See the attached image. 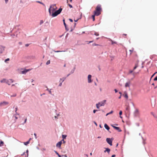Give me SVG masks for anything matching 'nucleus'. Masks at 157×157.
I'll list each match as a JSON object with an SVG mask.
<instances>
[{"label":"nucleus","mask_w":157,"mask_h":157,"mask_svg":"<svg viewBox=\"0 0 157 157\" xmlns=\"http://www.w3.org/2000/svg\"><path fill=\"white\" fill-rule=\"evenodd\" d=\"M101 6L98 5L96 8L95 10L94 11V15L98 16L101 14Z\"/></svg>","instance_id":"1"},{"label":"nucleus","mask_w":157,"mask_h":157,"mask_svg":"<svg viewBox=\"0 0 157 157\" xmlns=\"http://www.w3.org/2000/svg\"><path fill=\"white\" fill-rule=\"evenodd\" d=\"M57 8L56 4L51 5L48 9L50 15L52 13L54 12L57 9Z\"/></svg>","instance_id":"2"},{"label":"nucleus","mask_w":157,"mask_h":157,"mask_svg":"<svg viewBox=\"0 0 157 157\" xmlns=\"http://www.w3.org/2000/svg\"><path fill=\"white\" fill-rule=\"evenodd\" d=\"M62 10V8H59L58 10L55 11L54 12H53L52 14L51 15L52 17H55L57 16L59 14Z\"/></svg>","instance_id":"3"},{"label":"nucleus","mask_w":157,"mask_h":157,"mask_svg":"<svg viewBox=\"0 0 157 157\" xmlns=\"http://www.w3.org/2000/svg\"><path fill=\"white\" fill-rule=\"evenodd\" d=\"M134 115L136 117H138L139 116L140 113L139 110L138 109H135L134 111Z\"/></svg>","instance_id":"4"},{"label":"nucleus","mask_w":157,"mask_h":157,"mask_svg":"<svg viewBox=\"0 0 157 157\" xmlns=\"http://www.w3.org/2000/svg\"><path fill=\"white\" fill-rule=\"evenodd\" d=\"M106 141L107 143H108L110 146H112V141L110 138H107L106 139Z\"/></svg>","instance_id":"5"},{"label":"nucleus","mask_w":157,"mask_h":157,"mask_svg":"<svg viewBox=\"0 0 157 157\" xmlns=\"http://www.w3.org/2000/svg\"><path fill=\"white\" fill-rule=\"evenodd\" d=\"M106 102V100H104L103 101H101L100 102H99L98 103L99 105V106H103L105 105Z\"/></svg>","instance_id":"6"},{"label":"nucleus","mask_w":157,"mask_h":157,"mask_svg":"<svg viewBox=\"0 0 157 157\" xmlns=\"http://www.w3.org/2000/svg\"><path fill=\"white\" fill-rule=\"evenodd\" d=\"M31 70V69H25L24 70L21 71V73L22 74H25L27 72L30 71Z\"/></svg>","instance_id":"7"},{"label":"nucleus","mask_w":157,"mask_h":157,"mask_svg":"<svg viewBox=\"0 0 157 157\" xmlns=\"http://www.w3.org/2000/svg\"><path fill=\"white\" fill-rule=\"evenodd\" d=\"M8 104L9 103L8 102L4 101L0 103V106L6 105Z\"/></svg>","instance_id":"8"},{"label":"nucleus","mask_w":157,"mask_h":157,"mask_svg":"<svg viewBox=\"0 0 157 157\" xmlns=\"http://www.w3.org/2000/svg\"><path fill=\"white\" fill-rule=\"evenodd\" d=\"M131 82L130 81L127 82L125 85V86L126 87H129Z\"/></svg>","instance_id":"9"},{"label":"nucleus","mask_w":157,"mask_h":157,"mask_svg":"<svg viewBox=\"0 0 157 157\" xmlns=\"http://www.w3.org/2000/svg\"><path fill=\"white\" fill-rule=\"evenodd\" d=\"M91 75H88V83H90L92 82L91 79Z\"/></svg>","instance_id":"10"},{"label":"nucleus","mask_w":157,"mask_h":157,"mask_svg":"<svg viewBox=\"0 0 157 157\" xmlns=\"http://www.w3.org/2000/svg\"><path fill=\"white\" fill-rule=\"evenodd\" d=\"M62 143V141H60L58 143L56 144V146L59 147H61V144Z\"/></svg>","instance_id":"11"},{"label":"nucleus","mask_w":157,"mask_h":157,"mask_svg":"<svg viewBox=\"0 0 157 157\" xmlns=\"http://www.w3.org/2000/svg\"><path fill=\"white\" fill-rule=\"evenodd\" d=\"M112 126L114 128L118 130L119 132H121V129L119 127L115 126L113 125H112Z\"/></svg>","instance_id":"12"},{"label":"nucleus","mask_w":157,"mask_h":157,"mask_svg":"<svg viewBox=\"0 0 157 157\" xmlns=\"http://www.w3.org/2000/svg\"><path fill=\"white\" fill-rule=\"evenodd\" d=\"M4 50V48L0 45V54L2 53Z\"/></svg>","instance_id":"13"},{"label":"nucleus","mask_w":157,"mask_h":157,"mask_svg":"<svg viewBox=\"0 0 157 157\" xmlns=\"http://www.w3.org/2000/svg\"><path fill=\"white\" fill-rule=\"evenodd\" d=\"M124 96L126 99H128V94L126 92H124Z\"/></svg>","instance_id":"14"},{"label":"nucleus","mask_w":157,"mask_h":157,"mask_svg":"<svg viewBox=\"0 0 157 157\" xmlns=\"http://www.w3.org/2000/svg\"><path fill=\"white\" fill-rule=\"evenodd\" d=\"M138 67V62H137L136 64H135V66L134 67L133 70H135L136 69L137 67Z\"/></svg>","instance_id":"15"},{"label":"nucleus","mask_w":157,"mask_h":157,"mask_svg":"<svg viewBox=\"0 0 157 157\" xmlns=\"http://www.w3.org/2000/svg\"><path fill=\"white\" fill-rule=\"evenodd\" d=\"M104 127L105 128L107 129V130H109V126L106 124H105L104 125Z\"/></svg>","instance_id":"16"},{"label":"nucleus","mask_w":157,"mask_h":157,"mask_svg":"<svg viewBox=\"0 0 157 157\" xmlns=\"http://www.w3.org/2000/svg\"><path fill=\"white\" fill-rule=\"evenodd\" d=\"M126 111L128 112L130 109V107L129 105H126Z\"/></svg>","instance_id":"17"},{"label":"nucleus","mask_w":157,"mask_h":157,"mask_svg":"<svg viewBox=\"0 0 157 157\" xmlns=\"http://www.w3.org/2000/svg\"><path fill=\"white\" fill-rule=\"evenodd\" d=\"M106 150L104 151V152H107L109 153L110 151V149L109 148H106Z\"/></svg>","instance_id":"18"},{"label":"nucleus","mask_w":157,"mask_h":157,"mask_svg":"<svg viewBox=\"0 0 157 157\" xmlns=\"http://www.w3.org/2000/svg\"><path fill=\"white\" fill-rule=\"evenodd\" d=\"M31 139L30 138L29 141H27L26 142L24 143V144L25 145H27L29 143V141L31 140Z\"/></svg>","instance_id":"19"},{"label":"nucleus","mask_w":157,"mask_h":157,"mask_svg":"<svg viewBox=\"0 0 157 157\" xmlns=\"http://www.w3.org/2000/svg\"><path fill=\"white\" fill-rule=\"evenodd\" d=\"M65 78H62L60 79V82H62L65 80Z\"/></svg>","instance_id":"20"},{"label":"nucleus","mask_w":157,"mask_h":157,"mask_svg":"<svg viewBox=\"0 0 157 157\" xmlns=\"http://www.w3.org/2000/svg\"><path fill=\"white\" fill-rule=\"evenodd\" d=\"M109 40L111 41V43H112V44H117V42L115 41H113L111 39H109Z\"/></svg>","instance_id":"21"},{"label":"nucleus","mask_w":157,"mask_h":157,"mask_svg":"<svg viewBox=\"0 0 157 157\" xmlns=\"http://www.w3.org/2000/svg\"><path fill=\"white\" fill-rule=\"evenodd\" d=\"M6 80L5 79H3L1 81V83L3 82H6Z\"/></svg>","instance_id":"22"},{"label":"nucleus","mask_w":157,"mask_h":157,"mask_svg":"<svg viewBox=\"0 0 157 157\" xmlns=\"http://www.w3.org/2000/svg\"><path fill=\"white\" fill-rule=\"evenodd\" d=\"M3 144H4V143H3V141L1 140V142H0V147L3 146Z\"/></svg>","instance_id":"23"},{"label":"nucleus","mask_w":157,"mask_h":157,"mask_svg":"<svg viewBox=\"0 0 157 157\" xmlns=\"http://www.w3.org/2000/svg\"><path fill=\"white\" fill-rule=\"evenodd\" d=\"M67 136L64 135H62V137L63 138V139H65L66 138V137Z\"/></svg>","instance_id":"24"},{"label":"nucleus","mask_w":157,"mask_h":157,"mask_svg":"<svg viewBox=\"0 0 157 157\" xmlns=\"http://www.w3.org/2000/svg\"><path fill=\"white\" fill-rule=\"evenodd\" d=\"M99 105H100L98 103L97 104H96V106L97 109H99V107L100 106H99Z\"/></svg>","instance_id":"25"},{"label":"nucleus","mask_w":157,"mask_h":157,"mask_svg":"<svg viewBox=\"0 0 157 157\" xmlns=\"http://www.w3.org/2000/svg\"><path fill=\"white\" fill-rule=\"evenodd\" d=\"M63 24L65 26V28H66V25L65 23V19H63Z\"/></svg>","instance_id":"26"},{"label":"nucleus","mask_w":157,"mask_h":157,"mask_svg":"<svg viewBox=\"0 0 157 157\" xmlns=\"http://www.w3.org/2000/svg\"><path fill=\"white\" fill-rule=\"evenodd\" d=\"M95 15H94H94H93L92 16V19H93V21H94L95 20Z\"/></svg>","instance_id":"27"},{"label":"nucleus","mask_w":157,"mask_h":157,"mask_svg":"<svg viewBox=\"0 0 157 157\" xmlns=\"http://www.w3.org/2000/svg\"><path fill=\"white\" fill-rule=\"evenodd\" d=\"M50 60H48L46 63V64L48 65L50 63Z\"/></svg>","instance_id":"28"},{"label":"nucleus","mask_w":157,"mask_h":157,"mask_svg":"<svg viewBox=\"0 0 157 157\" xmlns=\"http://www.w3.org/2000/svg\"><path fill=\"white\" fill-rule=\"evenodd\" d=\"M94 35L96 36H98L99 35V33L97 32H95Z\"/></svg>","instance_id":"29"},{"label":"nucleus","mask_w":157,"mask_h":157,"mask_svg":"<svg viewBox=\"0 0 157 157\" xmlns=\"http://www.w3.org/2000/svg\"><path fill=\"white\" fill-rule=\"evenodd\" d=\"M36 2H38V3H40V4H42V5H44V3H43L42 2H40V1H36Z\"/></svg>","instance_id":"30"},{"label":"nucleus","mask_w":157,"mask_h":157,"mask_svg":"<svg viewBox=\"0 0 157 157\" xmlns=\"http://www.w3.org/2000/svg\"><path fill=\"white\" fill-rule=\"evenodd\" d=\"M54 52H63V51H55L54 50Z\"/></svg>","instance_id":"31"},{"label":"nucleus","mask_w":157,"mask_h":157,"mask_svg":"<svg viewBox=\"0 0 157 157\" xmlns=\"http://www.w3.org/2000/svg\"><path fill=\"white\" fill-rule=\"evenodd\" d=\"M55 152H56V154L58 155V156L59 157H61V156L60 155L57 151H56Z\"/></svg>","instance_id":"32"},{"label":"nucleus","mask_w":157,"mask_h":157,"mask_svg":"<svg viewBox=\"0 0 157 157\" xmlns=\"http://www.w3.org/2000/svg\"><path fill=\"white\" fill-rule=\"evenodd\" d=\"M6 83L7 84H8L9 85H10V84L9 83V81L8 80H7V81L6 80Z\"/></svg>","instance_id":"33"},{"label":"nucleus","mask_w":157,"mask_h":157,"mask_svg":"<svg viewBox=\"0 0 157 157\" xmlns=\"http://www.w3.org/2000/svg\"><path fill=\"white\" fill-rule=\"evenodd\" d=\"M15 109H16V110H15V113H16V114H18L17 113V107L16 108H15Z\"/></svg>","instance_id":"34"},{"label":"nucleus","mask_w":157,"mask_h":157,"mask_svg":"<svg viewBox=\"0 0 157 157\" xmlns=\"http://www.w3.org/2000/svg\"><path fill=\"white\" fill-rule=\"evenodd\" d=\"M43 22H44V21L43 20H41L40 21V25H41L42 24H43Z\"/></svg>","instance_id":"35"},{"label":"nucleus","mask_w":157,"mask_h":157,"mask_svg":"<svg viewBox=\"0 0 157 157\" xmlns=\"http://www.w3.org/2000/svg\"><path fill=\"white\" fill-rule=\"evenodd\" d=\"M68 5L70 7V8H72V6L70 4H68Z\"/></svg>","instance_id":"36"},{"label":"nucleus","mask_w":157,"mask_h":157,"mask_svg":"<svg viewBox=\"0 0 157 157\" xmlns=\"http://www.w3.org/2000/svg\"><path fill=\"white\" fill-rule=\"evenodd\" d=\"M133 49H132V50H129L130 52V54H131V53H132V52H133Z\"/></svg>","instance_id":"37"},{"label":"nucleus","mask_w":157,"mask_h":157,"mask_svg":"<svg viewBox=\"0 0 157 157\" xmlns=\"http://www.w3.org/2000/svg\"><path fill=\"white\" fill-rule=\"evenodd\" d=\"M122 114V111L121 110L119 112V115H121Z\"/></svg>","instance_id":"38"},{"label":"nucleus","mask_w":157,"mask_h":157,"mask_svg":"<svg viewBox=\"0 0 157 157\" xmlns=\"http://www.w3.org/2000/svg\"><path fill=\"white\" fill-rule=\"evenodd\" d=\"M154 81H157V76H156L154 79Z\"/></svg>","instance_id":"39"},{"label":"nucleus","mask_w":157,"mask_h":157,"mask_svg":"<svg viewBox=\"0 0 157 157\" xmlns=\"http://www.w3.org/2000/svg\"><path fill=\"white\" fill-rule=\"evenodd\" d=\"M113 111H111L109 113V115L111 114H112L113 113Z\"/></svg>","instance_id":"40"},{"label":"nucleus","mask_w":157,"mask_h":157,"mask_svg":"<svg viewBox=\"0 0 157 157\" xmlns=\"http://www.w3.org/2000/svg\"><path fill=\"white\" fill-rule=\"evenodd\" d=\"M10 60L9 59V58H8V59H6L5 60V62H6L7 61H9Z\"/></svg>","instance_id":"41"},{"label":"nucleus","mask_w":157,"mask_h":157,"mask_svg":"<svg viewBox=\"0 0 157 157\" xmlns=\"http://www.w3.org/2000/svg\"><path fill=\"white\" fill-rule=\"evenodd\" d=\"M133 71V70H130L129 71V73H132Z\"/></svg>","instance_id":"42"},{"label":"nucleus","mask_w":157,"mask_h":157,"mask_svg":"<svg viewBox=\"0 0 157 157\" xmlns=\"http://www.w3.org/2000/svg\"><path fill=\"white\" fill-rule=\"evenodd\" d=\"M98 111V110H93V113H95V112H96V111Z\"/></svg>","instance_id":"43"},{"label":"nucleus","mask_w":157,"mask_h":157,"mask_svg":"<svg viewBox=\"0 0 157 157\" xmlns=\"http://www.w3.org/2000/svg\"><path fill=\"white\" fill-rule=\"evenodd\" d=\"M10 80L12 82H13V80L12 79H10Z\"/></svg>","instance_id":"44"},{"label":"nucleus","mask_w":157,"mask_h":157,"mask_svg":"<svg viewBox=\"0 0 157 157\" xmlns=\"http://www.w3.org/2000/svg\"><path fill=\"white\" fill-rule=\"evenodd\" d=\"M69 20L70 21H71V22H72L73 21V20H72V19H70H70H69Z\"/></svg>","instance_id":"45"},{"label":"nucleus","mask_w":157,"mask_h":157,"mask_svg":"<svg viewBox=\"0 0 157 157\" xmlns=\"http://www.w3.org/2000/svg\"><path fill=\"white\" fill-rule=\"evenodd\" d=\"M49 92L50 94H52V92L51 91V89L49 90Z\"/></svg>","instance_id":"46"},{"label":"nucleus","mask_w":157,"mask_h":157,"mask_svg":"<svg viewBox=\"0 0 157 157\" xmlns=\"http://www.w3.org/2000/svg\"><path fill=\"white\" fill-rule=\"evenodd\" d=\"M114 91H115V93H117L118 92L117 90L116 89H115Z\"/></svg>","instance_id":"47"},{"label":"nucleus","mask_w":157,"mask_h":157,"mask_svg":"<svg viewBox=\"0 0 157 157\" xmlns=\"http://www.w3.org/2000/svg\"><path fill=\"white\" fill-rule=\"evenodd\" d=\"M16 96V94H15L13 95H11V97H15Z\"/></svg>","instance_id":"48"},{"label":"nucleus","mask_w":157,"mask_h":157,"mask_svg":"<svg viewBox=\"0 0 157 157\" xmlns=\"http://www.w3.org/2000/svg\"><path fill=\"white\" fill-rule=\"evenodd\" d=\"M63 141V143H65L66 142L63 139L62 140Z\"/></svg>","instance_id":"49"},{"label":"nucleus","mask_w":157,"mask_h":157,"mask_svg":"<svg viewBox=\"0 0 157 157\" xmlns=\"http://www.w3.org/2000/svg\"><path fill=\"white\" fill-rule=\"evenodd\" d=\"M62 82H61L59 84V86H61V85H62Z\"/></svg>","instance_id":"50"},{"label":"nucleus","mask_w":157,"mask_h":157,"mask_svg":"<svg viewBox=\"0 0 157 157\" xmlns=\"http://www.w3.org/2000/svg\"><path fill=\"white\" fill-rule=\"evenodd\" d=\"M93 41H88V44L92 42Z\"/></svg>","instance_id":"51"},{"label":"nucleus","mask_w":157,"mask_h":157,"mask_svg":"<svg viewBox=\"0 0 157 157\" xmlns=\"http://www.w3.org/2000/svg\"><path fill=\"white\" fill-rule=\"evenodd\" d=\"M11 36H12L13 37H14V36H15V34H13Z\"/></svg>","instance_id":"52"},{"label":"nucleus","mask_w":157,"mask_h":157,"mask_svg":"<svg viewBox=\"0 0 157 157\" xmlns=\"http://www.w3.org/2000/svg\"><path fill=\"white\" fill-rule=\"evenodd\" d=\"M27 118H26L25 120V122H24V123H25L26 122V121H27Z\"/></svg>","instance_id":"53"},{"label":"nucleus","mask_w":157,"mask_h":157,"mask_svg":"<svg viewBox=\"0 0 157 157\" xmlns=\"http://www.w3.org/2000/svg\"><path fill=\"white\" fill-rule=\"evenodd\" d=\"M115 157V155H113L111 157Z\"/></svg>","instance_id":"54"},{"label":"nucleus","mask_w":157,"mask_h":157,"mask_svg":"<svg viewBox=\"0 0 157 157\" xmlns=\"http://www.w3.org/2000/svg\"><path fill=\"white\" fill-rule=\"evenodd\" d=\"M121 95H120V96L118 98L119 99H121Z\"/></svg>","instance_id":"55"},{"label":"nucleus","mask_w":157,"mask_h":157,"mask_svg":"<svg viewBox=\"0 0 157 157\" xmlns=\"http://www.w3.org/2000/svg\"><path fill=\"white\" fill-rule=\"evenodd\" d=\"M78 19H77L76 20H75V19H74V21H78Z\"/></svg>","instance_id":"56"},{"label":"nucleus","mask_w":157,"mask_h":157,"mask_svg":"<svg viewBox=\"0 0 157 157\" xmlns=\"http://www.w3.org/2000/svg\"><path fill=\"white\" fill-rule=\"evenodd\" d=\"M34 135H35V137H36V134H35V133H34Z\"/></svg>","instance_id":"57"},{"label":"nucleus","mask_w":157,"mask_h":157,"mask_svg":"<svg viewBox=\"0 0 157 157\" xmlns=\"http://www.w3.org/2000/svg\"><path fill=\"white\" fill-rule=\"evenodd\" d=\"M6 2L7 3L8 2V0H5Z\"/></svg>","instance_id":"58"},{"label":"nucleus","mask_w":157,"mask_h":157,"mask_svg":"<svg viewBox=\"0 0 157 157\" xmlns=\"http://www.w3.org/2000/svg\"><path fill=\"white\" fill-rule=\"evenodd\" d=\"M119 93L120 94V95H122V93L121 92H119Z\"/></svg>","instance_id":"59"},{"label":"nucleus","mask_w":157,"mask_h":157,"mask_svg":"<svg viewBox=\"0 0 157 157\" xmlns=\"http://www.w3.org/2000/svg\"><path fill=\"white\" fill-rule=\"evenodd\" d=\"M109 115V113H108L106 114V116H107Z\"/></svg>","instance_id":"60"},{"label":"nucleus","mask_w":157,"mask_h":157,"mask_svg":"<svg viewBox=\"0 0 157 157\" xmlns=\"http://www.w3.org/2000/svg\"><path fill=\"white\" fill-rule=\"evenodd\" d=\"M98 138H101V137H100V136H98Z\"/></svg>","instance_id":"61"},{"label":"nucleus","mask_w":157,"mask_h":157,"mask_svg":"<svg viewBox=\"0 0 157 157\" xmlns=\"http://www.w3.org/2000/svg\"><path fill=\"white\" fill-rule=\"evenodd\" d=\"M47 90L49 91V90H50L48 88H47Z\"/></svg>","instance_id":"62"},{"label":"nucleus","mask_w":157,"mask_h":157,"mask_svg":"<svg viewBox=\"0 0 157 157\" xmlns=\"http://www.w3.org/2000/svg\"><path fill=\"white\" fill-rule=\"evenodd\" d=\"M157 87V85L154 88L156 89Z\"/></svg>","instance_id":"63"},{"label":"nucleus","mask_w":157,"mask_h":157,"mask_svg":"<svg viewBox=\"0 0 157 157\" xmlns=\"http://www.w3.org/2000/svg\"><path fill=\"white\" fill-rule=\"evenodd\" d=\"M28 150H27L26 151V153H28Z\"/></svg>","instance_id":"64"}]
</instances>
